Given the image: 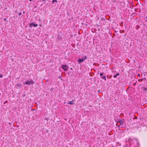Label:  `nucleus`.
I'll list each match as a JSON object with an SVG mask.
<instances>
[{
  "instance_id": "a211bd4d",
  "label": "nucleus",
  "mask_w": 147,
  "mask_h": 147,
  "mask_svg": "<svg viewBox=\"0 0 147 147\" xmlns=\"http://www.w3.org/2000/svg\"><path fill=\"white\" fill-rule=\"evenodd\" d=\"M136 82L135 83H134L133 84V85L134 86H135L136 85Z\"/></svg>"
},
{
  "instance_id": "4be33fe9",
  "label": "nucleus",
  "mask_w": 147,
  "mask_h": 147,
  "mask_svg": "<svg viewBox=\"0 0 147 147\" xmlns=\"http://www.w3.org/2000/svg\"><path fill=\"white\" fill-rule=\"evenodd\" d=\"M135 118H136V119H137V118L136 117H135Z\"/></svg>"
},
{
  "instance_id": "20e7f679",
  "label": "nucleus",
  "mask_w": 147,
  "mask_h": 147,
  "mask_svg": "<svg viewBox=\"0 0 147 147\" xmlns=\"http://www.w3.org/2000/svg\"><path fill=\"white\" fill-rule=\"evenodd\" d=\"M104 73L103 72L101 73L100 74V77L102 79L105 80H106V78L105 76H103Z\"/></svg>"
},
{
  "instance_id": "f03ea898",
  "label": "nucleus",
  "mask_w": 147,
  "mask_h": 147,
  "mask_svg": "<svg viewBox=\"0 0 147 147\" xmlns=\"http://www.w3.org/2000/svg\"><path fill=\"white\" fill-rule=\"evenodd\" d=\"M119 122L120 123V126H121V127H122V128H123L124 127H125V126H122V125L125 123V121H124V119H121L120 120Z\"/></svg>"
},
{
  "instance_id": "9d476101",
  "label": "nucleus",
  "mask_w": 147,
  "mask_h": 147,
  "mask_svg": "<svg viewBox=\"0 0 147 147\" xmlns=\"http://www.w3.org/2000/svg\"><path fill=\"white\" fill-rule=\"evenodd\" d=\"M143 79H140L138 80V81L139 82H142L143 80Z\"/></svg>"
},
{
  "instance_id": "1a4fd4ad",
  "label": "nucleus",
  "mask_w": 147,
  "mask_h": 147,
  "mask_svg": "<svg viewBox=\"0 0 147 147\" xmlns=\"http://www.w3.org/2000/svg\"><path fill=\"white\" fill-rule=\"evenodd\" d=\"M69 105H73L74 104V102L72 101H69L68 103Z\"/></svg>"
},
{
  "instance_id": "dca6fc26",
  "label": "nucleus",
  "mask_w": 147,
  "mask_h": 147,
  "mask_svg": "<svg viewBox=\"0 0 147 147\" xmlns=\"http://www.w3.org/2000/svg\"><path fill=\"white\" fill-rule=\"evenodd\" d=\"M3 20L4 21H6L7 20V19L6 18H4L3 19Z\"/></svg>"
},
{
  "instance_id": "b1692460",
  "label": "nucleus",
  "mask_w": 147,
  "mask_h": 147,
  "mask_svg": "<svg viewBox=\"0 0 147 147\" xmlns=\"http://www.w3.org/2000/svg\"><path fill=\"white\" fill-rule=\"evenodd\" d=\"M128 88L127 90H126V91H127V90H128Z\"/></svg>"
},
{
  "instance_id": "6e6552de",
  "label": "nucleus",
  "mask_w": 147,
  "mask_h": 147,
  "mask_svg": "<svg viewBox=\"0 0 147 147\" xmlns=\"http://www.w3.org/2000/svg\"><path fill=\"white\" fill-rule=\"evenodd\" d=\"M119 75V73H118L116 74L115 75L113 76V77L114 78H116L117 76Z\"/></svg>"
},
{
  "instance_id": "f8f14e48",
  "label": "nucleus",
  "mask_w": 147,
  "mask_h": 147,
  "mask_svg": "<svg viewBox=\"0 0 147 147\" xmlns=\"http://www.w3.org/2000/svg\"><path fill=\"white\" fill-rule=\"evenodd\" d=\"M111 77H112V75H111V76H110V77H108V75L107 76V78H109V79H110V78H111Z\"/></svg>"
},
{
  "instance_id": "2eb2a0df",
  "label": "nucleus",
  "mask_w": 147,
  "mask_h": 147,
  "mask_svg": "<svg viewBox=\"0 0 147 147\" xmlns=\"http://www.w3.org/2000/svg\"><path fill=\"white\" fill-rule=\"evenodd\" d=\"M25 96H26V95L25 94H23L22 95V97H23V98Z\"/></svg>"
},
{
  "instance_id": "7ed1b4c3",
  "label": "nucleus",
  "mask_w": 147,
  "mask_h": 147,
  "mask_svg": "<svg viewBox=\"0 0 147 147\" xmlns=\"http://www.w3.org/2000/svg\"><path fill=\"white\" fill-rule=\"evenodd\" d=\"M34 82L33 81V80H31L30 81L27 80L26 81V82L24 84H26L27 85H30V84H32Z\"/></svg>"
},
{
  "instance_id": "5701e85b",
  "label": "nucleus",
  "mask_w": 147,
  "mask_h": 147,
  "mask_svg": "<svg viewBox=\"0 0 147 147\" xmlns=\"http://www.w3.org/2000/svg\"><path fill=\"white\" fill-rule=\"evenodd\" d=\"M29 1H32V0H29Z\"/></svg>"
},
{
  "instance_id": "f3484780",
  "label": "nucleus",
  "mask_w": 147,
  "mask_h": 147,
  "mask_svg": "<svg viewBox=\"0 0 147 147\" xmlns=\"http://www.w3.org/2000/svg\"><path fill=\"white\" fill-rule=\"evenodd\" d=\"M21 15H22V13H21V12L20 13H19V15L20 16Z\"/></svg>"
},
{
  "instance_id": "ddd939ff",
  "label": "nucleus",
  "mask_w": 147,
  "mask_h": 147,
  "mask_svg": "<svg viewBox=\"0 0 147 147\" xmlns=\"http://www.w3.org/2000/svg\"><path fill=\"white\" fill-rule=\"evenodd\" d=\"M143 89L145 90H147V88L146 87H144L143 88Z\"/></svg>"
},
{
  "instance_id": "412c9836",
  "label": "nucleus",
  "mask_w": 147,
  "mask_h": 147,
  "mask_svg": "<svg viewBox=\"0 0 147 147\" xmlns=\"http://www.w3.org/2000/svg\"><path fill=\"white\" fill-rule=\"evenodd\" d=\"M138 76H140V74H139L138 75Z\"/></svg>"
},
{
  "instance_id": "6ab92c4d",
  "label": "nucleus",
  "mask_w": 147,
  "mask_h": 147,
  "mask_svg": "<svg viewBox=\"0 0 147 147\" xmlns=\"http://www.w3.org/2000/svg\"><path fill=\"white\" fill-rule=\"evenodd\" d=\"M142 79H143L145 80H146V78H143Z\"/></svg>"
},
{
  "instance_id": "f257e3e1",
  "label": "nucleus",
  "mask_w": 147,
  "mask_h": 147,
  "mask_svg": "<svg viewBox=\"0 0 147 147\" xmlns=\"http://www.w3.org/2000/svg\"><path fill=\"white\" fill-rule=\"evenodd\" d=\"M87 58V57L85 56L84 57L80 58V57L79 58V59L78 60V62L79 64H81V63L83 62Z\"/></svg>"
},
{
  "instance_id": "0eeeda50",
  "label": "nucleus",
  "mask_w": 147,
  "mask_h": 147,
  "mask_svg": "<svg viewBox=\"0 0 147 147\" xmlns=\"http://www.w3.org/2000/svg\"><path fill=\"white\" fill-rule=\"evenodd\" d=\"M15 86L16 87H17L18 88H20L21 87V85L19 84H16L15 85Z\"/></svg>"
},
{
  "instance_id": "423d86ee",
  "label": "nucleus",
  "mask_w": 147,
  "mask_h": 147,
  "mask_svg": "<svg viewBox=\"0 0 147 147\" xmlns=\"http://www.w3.org/2000/svg\"><path fill=\"white\" fill-rule=\"evenodd\" d=\"M30 26H33L34 27H37L38 25L37 24H35L34 23H32L30 24Z\"/></svg>"
},
{
  "instance_id": "39448f33",
  "label": "nucleus",
  "mask_w": 147,
  "mask_h": 147,
  "mask_svg": "<svg viewBox=\"0 0 147 147\" xmlns=\"http://www.w3.org/2000/svg\"><path fill=\"white\" fill-rule=\"evenodd\" d=\"M61 68L65 71H67L68 69V67L66 65H63L61 66Z\"/></svg>"
},
{
  "instance_id": "a878e982",
  "label": "nucleus",
  "mask_w": 147,
  "mask_h": 147,
  "mask_svg": "<svg viewBox=\"0 0 147 147\" xmlns=\"http://www.w3.org/2000/svg\"><path fill=\"white\" fill-rule=\"evenodd\" d=\"M72 101H74V100H72Z\"/></svg>"
},
{
  "instance_id": "393cba45",
  "label": "nucleus",
  "mask_w": 147,
  "mask_h": 147,
  "mask_svg": "<svg viewBox=\"0 0 147 147\" xmlns=\"http://www.w3.org/2000/svg\"><path fill=\"white\" fill-rule=\"evenodd\" d=\"M100 92V90L98 91V92Z\"/></svg>"
},
{
  "instance_id": "9b49d317",
  "label": "nucleus",
  "mask_w": 147,
  "mask_h": 147,
  "mask_svg": "<svg viewBox=\"0 0 147 147\" xmlns=\"http://www.w3.org/2000/svg\"><path fill=\"white\" fill-rule=\"evenodd\" d=\"M54 2H57V0H53V1H52V3H54Z\"/></svg>"
},
{
  "instance_id": "4468645a",
  "label": "nucleus",
  "mask_w": 147,
  "mask_h": 147,
  "mask_svg": "<svg viewBox=\"0 0 147 147\" xmlns=\"http://www.w3.org/2000/svg\"><path fill=\"white\" fill-rule=\"evenodd\" d=\"M3 77V75L2 74L0 75V78H2Z\"/></svg>"
},
{
  "instance_id": "aec40b11",
  "label": "nucleus",
  "mask_w": 147,
  "mask_h": 147,
  "mask_svg": "<svg viewBox=\"0 0 147 147\" xmlns=\"http://www.w3.org/2000/svg\"><path fill=\"white\" fill-rule=\"evenodd\" d=\"M8 124H9V125H11V123H8Z\"/></svg>"
}]
</instances>
